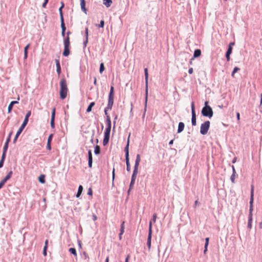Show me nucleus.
<instances>
[{
  "label": "nucleus",
  "instance_id": "1",
  "mask_svg": "<svg viewBox=\"0 0 262 262\" xmlns=\"http://www.w3.org/2000/svg\"><path fill=\"white\" fill-rule=\"evenodd\" d=\"M253 202H254V186L253 185L251 186L250 198L249 202V211L248 214V220L247 228L250 230L252 228V224L253 222Z\"/></svg>",
  "mask_w": 262,
  "mask_h": 262
},
{
  "label": "nucleus",
  "instance_id": "2",
  "mask_svg": "<svg viewBox=\"0 0 262 262\" xmlns=\"http://www.w3.org/2000/svg\"><path fill=\"white\" fill-rule=\"evenodd\" d=\"M60 91L59 96L61 100H64L67 96L68 88L67 80L64 76L62 77L59 82Z\"/></svg>",
  "mask_w": 262,
  "mask_h": 262
},
{
  "label": "nucleus",
  "instance_id": "3",
  "mask_svg": "<svg viewBox=\"0 0 262 262\" xmlns=\"http://www.w3.org/2000/svg\"><path fill=\"white\" fill-rule=\"evenodd\" d=\"M31 115V111H29L26 114L24 121H23V123L21 124V126H20V127L19 128V129H18V130L15 136V137L13 139V143L14 144H15L16 143L18 137L19 136L20 134L22 133L23 130H24V129L25 128V127H26L27 124H28V121H29V118L30 117Z\"/></svg>",
  "mask_w": 262,
  "mask_h": 262
},
{
  "label": "nucleus",
  "instance_id": "4",
  "mask_svg": "<svg viewBox=\"0 0 262 262\" xmlns=\"http://www.w3.org/2000/svg\"><path fill=\"white\" fill-rule=\"evenodd\" d=\"M201 114L203 116L211 118L213 115V111L212 107L208 105V102L205 101L204 106L201 110Z\"/></svg>",
  "mask_w": 262,
  "mask_h": 262
},
{
  "label": "nucleus",
  "instance_id": "5",
  "mask_svg": "<svg viewBox=\"0 0 262 262\" xmlns=\"http://www.w3.org/2000/svg\"><path fill=\"white\" fill-rule=\"evenodd\" d=\"M129 137H130V134L129 135L126 145L124 148V152H125V162H126V170L128 172L130 171L131 167L130 164L129 163Z\"/></svg>",
  "mask_w": 262,
  "mask_h": 262
},
{
  "label": "nucleus",
  "instance_id": "6",
  "mask_svg": "<svg viewBox=\"0 0 262 262\" xmlns=\"http://www.w3.org/2000/svg\"><path fill=\"white\" fill-rule=\"evenodd\" d=\"M210 122L209 121H205L201 125L200 134L202 135H205L207 134L210 127Z\"/></svg>",
  "mask_w": 262,
  "mask_h": 262
},
{
  "label": "nucleus",
  "instance_id": "7",
  "mask_svg": "<svg viewBox=\"0 0 262 262\" xmlns=\"http://www.w3.org/2000/svg\"><path fill=\"white\" fill-rule=\"evenodd\" d=\"M64 50L62 52V55L64 57H68L70 54V41H69V38H67L63 40Z\"/></svg>",
  "mask_w": 262,
  "mask_h": 262
},
{
  "label": "nucleus",
  "instance_id": "8",
  "mask_svg": "<svg viewBox=\"0 0 262 262\" xmlns=\"http://www.w3.org/2000/svg\"><path fill=\"white\" fill-rule=\"evenodd\" d=\"M191 124L192 126L196 125V114L195 111V106L193 102L191 104Z\"/></svg>",
  "mask_w": 262,
  "mask_h": 262
},
{
  "label": "nucleus",
  "instance_id": "9",
  "mask_svg": "<svg viewBox=\"0 0 262 262\" xmlns=\"http://www.w3.org/2000/svg\"><path fill=\"white\" fill-rule=\"evenodd\" d=\"M234 45H235L234 42H231L229 43V44L228 45V49H227V51L226 52V54H225V56H226L227 61H229L230 60V56L231 54L232 53V49H233L232 47Z\"/></svg>",
  "mask_w": 262,
  "mask_h": 262
},
{
  "label": "nucleus",
  "instance_id": "10",
  "mask_svg": "<svg viewBox=\"0 0 262 262\" xmlns=\"http://www.w3.org/2000/svg\"><path fill=\"white\" fill-rule=\"evenodd\" d=\"M13 174V171L10 170L7 174L4 177V178L0 182V189L3 187L5 184L9 180Z\"/></svg>",
  "mask_w": 262,
  "mask_h": 262
},
{
  "label": "nucleus",
  "instance_id": "11",
  "mask_svg": "<svg viewBox=\"0 0 262 262\" xmlns=\"http://www.w3.org/2000/svg\"><path fill=\"white\" fill-rule=\"evenodd\" d=\"M144 72L145 83V94H148V69L147 68H144Z\"/></svg>",
  "mask_w": 262,
  "mask_h": 262
},
{
  "label": "nucleus",
  "instance_id": "12",
  "mask_svg": "<svg viewBox=\"0 0 262 262\" xmlns=\"http://www.w3.org/2000/svg\"><path fill=\"white\" fill-rule=\"evenodd\" d=\"M19 100V96H18L17 100L12 101L8 105V113H10L12 110L14 105L18 104Z\"/></svg>",
  "mask_w": 262,
  "mask_h": 262
},
{
  "label": "nucleus",
  "instance_id": "13",
  "mask_svg": "<svg viewBox=\"0 0 262 262\" xmlns=\"http://www.w3.org/2000/svg\"><path fill=\"white\" fill-rule=\"evenodd\" d=\"M55 62L56 63V72L58 74V76H59L61 73V68L60 64V61L59 59H55Z\"/></svg>",
  "mask_w": 262,
  "mask_h": 262
},
{
  "label": "nucleus",
  "instance_id": "14",
  "mask_svg": "<svg viewBox=\"0 0 262 262\" xmlns=\"http://www.w3.org/2000/svg\"><path fill=\"white\" fill-rule=\"evenodd\" d=\"M88 167L89 168L92 167L93 164V156L91 150L89 149L88 150Z\"/></svg>",
  "mask_w": 262,
  "mask_h": 262
},
{
  "label": "nucleus",
  "instance_id": "15",
  "mask_svg": "<svg viewBox=\"0 0 262 262\" xmlns=\"http://www.w3.org/2000/svg\"><path fill=\"white\" fill-rule=\"evenodd\" d=\"M113 104H114V98L108 97L107 104L106 107H105V108H106L107 110H111L112 108Z\"/></svg>",
  "mask_w": 262,
  "mask_h": 262
},
{
  "label": "nucleus",
  "instance_id": "16",
  "mask_svg": "<svg viewBox=\"0 0 262 262\" xmlns=\"http://www.w3.org/2000/svg\"><path fill=\"white\" fill-rule=\"evenodd\" d=\"M124 221H123L121 224V226H120V233L119 234V239H121V238H122V235L124 233V229H125V226H124Z\"/></svg>",
  "mask_w": 262,
  "mask_h": 262
},
{
  "label": "nucleus",
  "instance_id": "17",
  "mask_svg": "<svg viewBox=\"0 0 262 262\" xmlns=\"http://www.w3.org/2000/svg\"><path fill=\"white\" fill-rule=\"evenodd\" d=\"M147 101H148V94H145V102H144V108L143 114L142 117V118L143 119L145 117V116L146 108H147Z\"/></svg>",
  "mask_w": 262,
  "mask_h": 262
},
{
  "label": "nucleus",
  "instance_id": "18",
  "mask_svg": "<svg viewBox=\"0 0 262 262\" xmlns=\"http://www.w3.org/2000/svg\"><path fill=\"white\" fill-rule=\"evenodd\" d=\"M184 127H185L184 123L182 122H180L178 124L177 133L180 134V133H182L184 129Z\"/></svg>",
  "mask_w": 262,
  "mask_h": 262
},
{
  "label": "nucleus",
  "instance_id": "19",
  "mask_svg": "<svg viewBox=\"0 0 262 262\" xmlns=\"http://www.w3.org/2000/svg\"><path fill=\"white\" fill-rule=\"evenodd\" d=\"M61 23V36L63 37H66V27L64 23V21H62Z\"/></svg>",
  "mask_w": 262,
  "mask_h": 262
},
{
  "label": "nucleus",
  "instance_id": "20",
  "mask_svg": "<svg viewBox=\"0 0 262 262\" xmlns=\"http://www.w3.org/2000/svg\"><path fill=\"white\" fill-rule=\"evenodd\" d=\"M231 167H232V173L230 177V180L233 183H234L236 171H235L234 166L233 165H232Z\"/></svg>",
  "mask_w": 262,
  "mask_h": 262
},
{
  "label": "nucleus",
  "instance_id": "21",
  "mask_svg": "<svg viewBox=\"0 0 262 262\" xmlns=\"http://www.w3.org/2000/svg\"><path fill=\"white\" fill-rule=\"evenodd\" d=\"M201 55V51L200 49H195L194 51L193 57L191 60L194 58L199 57Z\"/></svg>",
  "mask_w": 262,
  "mask_h": 262
},
{
  "label": "nucleus",
  "instance_id": "22",
  "mask_svg": "<svg viewBox=\"0 0 262 262\" xmlns=\"http://www.w3.org/2000/svg\"><path fill=\"white\" fill-rule=\"evenodd\" d=\"M110 135H104V138L103 140V145L106 146L108 144L110 140Z\"/></svg>",
  "mask_w": 262,
  "mask_h": 262
},
{
  "label": "nucleus",
  "instance_id": "23",
  "mask_svg": "<svg viewBox=\"0 0 262 262\" xmlns=\"http://www.w3.org/2000/svg\"><path fill=\"white\" fill-rule=\"evenodd\" d=\"M83 187L82 185H80L79 186H78V190H77V193L76 194V198H79L82 194V191H83Z\"/></svg>",
  "mask_w": 262,
  "mask_h": 262
},
{
  "label": "nucleus",
  "instance_id": "24",
  "mask_svg": "<svg viewBox=\"0 0 262 262\" xmlns=\"http://www.w3.org/2000/svg\"><path fill=\"white\" fill-rule=\"evenodd\" d=\"M85 4H86L85 1L80 2V7H81V9L82 11H83L85 14H87V9L85 7Z\"/></svg>",
  "mask_w": 262,
  "mask_h": 262
},
{
  "label": "nucleus",
  "instance_id": "25",
  "mask_svg": "<svg viewBox=\"0 0 262 262\" xmlns=\"http://www.w3.org/2000/svg\"><path fill=\"white\" fill-rule=\"evenodd\" d=\"M108 97L114 98V88L113 85H112L110 88V91L108 94Z\"/></svg>",
  "mask_w": 262,
  "mask_h": 262
},
{
  "label": "nucleus",
  "instance_id": "26",
  "mask_svg": "<svg viewBox=\"0 0 262 262\" xmlns=\"http://www.w3.org/2000/svg\"><path fill=\"white\" fill-rule=\"evenodd\" d=\"M151 236L152 234H148L147 239V246L148 247L149 249H150L151 247Z\"/></svg>",
  "mask_w": 262,
  "mask_h": 262
},
{
  "label": "nucleus",
  "instance_id": "27",
  "mask_svg": "<svg viewBox=\"0 0 262 262\" xmlns=\"http://www.w3.org/2000/svg\"><path fill=\"white\" fill-rule=\"evenodd\" d=\"M112 3V0H103V5H104L107 8L110 7L111 6Z\"/></svg>",
  "mask_w": 262,
  "mask_h": 262
},
{
  "label": "nucleus",
  "instance_id": "28",
  "mask_svg": "<svg viewBox=\"0 0 262 262\" xmlns=\"http://www.w3.org/2000/svg\"><path fill=\"white\" fill-rule=\"evenodd\" d=\"M30 47V44H28L24 48V59H26L28 57V50Z\"/></svg>",
  "mask_w": 262,
  "mask_h": 262
},
{
  "label": "nucleus",
  "instance_id": "29",
  "mask_svg": "<svg viewBox=\"0 0 262 262\" xmlns=\"http://www.w3.org/2000/svg\"><path fill=\"white\" fill-rule=\"evenodd\" d=\"M95 102H91L89 105H88L87 108H86V112L87 113H90L92 111V107L95 105Z\"/></svg>",
  "mask_w": 262,
  "mask_h": 262
},
{
  "label": "nucleus",
  "instance_id": "30",
  "mask_svg": "<svg viewBox=\"0 0 262 262\" xmlns=\"http://www.w3.org/2000/svg\"><path fill=\"white\" fill-rule=\"evenodd\" d=\"M100 152H101V149H100V146L98 145H96L94 148V154L96 155H98L100 154Z\"/></svg>",
  "mask_w": 262,
  "mask_h": 262
},
{
  "label": "nucleus",
  "instance_id": "31",
  "mask_svg": "<svg viewBox=\"0 0 262 262\" xmlns=\"http://www.w3.org/2000/svg\"><path fill=\"white\" fill-rule=\"evenodd\" d=\"M140 161H141L140 155L139 154H137L136 156V158L135 160V163L134 165H136L139 167Z\"/></svg>",
  "mask_w": 262,
  "mask_h": 262
},
{
  "label": "nucleus",
  "instance_id": "32",
  "mask_svg": "<svg viewBox=\"0 0 262 262\" xmlns=\"http://www.w3.org/2000/svg\"><path fill=\"white\" fill-rule=\"evenodd\" d=\"M62 9L63 8L62 7H60L59 8V13L60 22L64 21V18H63V12H62Z\"/></svg>",
  "mask_w": 262,
  "mask_h": 262
},
{
  "label": "nucleus",
  "instance_id": "33",
  "mask_svg": "<svg viewBox=\"0 0 262 262\" xmlns=\"http://www.w3.org/2000/svg\"><path fill=\"white\" fill-rule=\"evenodd\" d=\"M38 181L41 184H44L46 182L45 176L44 174H41L38 177Z\"/></svg>",
  "mask_w": 262,
  "mask_h": 262
},
{
  "label": "nucleus",
  "instance_id": "34",
  "mask_svg": "<svg viewBox=\"0 0 262 262\" xmlns=\"http://www.w3.org/2000/svg\"><path fill=\"white\" fill-rule=\"evenodd\" d=\"M111 131V127L106 126V128L104 130V135H110Z\"/></svg>",
  "mask_w": 262,
  "mask_h": 262
},
{
  "label": "nucleus",
  "instance_id": "35",
  "mask_svg": "<svg viewBox=\"0 0 262 262\" xmlns=\"http://www.w3.org/2000/svg\"><path fill=\"white\" fill-rule=\"evenodd\" d=\"M69 252L71 254L74 255L75 256H77V252L75 248H70L69 250Z\"/></svg>",
  "mask_w": 262,
  "mask_h": 262
},
{
  "label": "nucleus",
  "instance_id": "36",
  "mask_svg": "<svg viewBox=\"0 0 262 262\" xmlns=\"http://www.w3.org/2000/svg\"><path fill=\"white\" fill-rule=\"evenodd\" d=\"M239 70H240V68H239L238 67H234L232 72L231 76L232 77H234L235 73H236L237 72L239 71Z\"/></svg>",
  "mask_w": 262,
  "mask_h": 262
},
{
  "label": "nucleus",
  "instance_id": "37",
  "mask_svg": "<svg viewBox=\"0 0 262 262\" xmlns=\"http://www.w3.org/2000/svg\"><path fill=\"white\" fill-rule=\"evenodd\" d=\"M105 70V67L104 64L103 62H101L100 64V67H99V72L100 74H102V72Z\"/></svg>",
  "mask_w": 262,
  "mask_h": 262
},
{
  "label": "nucleus",
  "instance_id": "38",
  "mask_svg": "<svg viewBox=\"0 0 262 262\" xmlns=\"http://www.w3.org/2000/svg\"><path fill=\"white\" fill-rule=\"evenodd\" d=\"M106 126H112V123L111 118H106L105 120Z\"/></svg>",
  "mask_w": 262,
  "mask_h": 262
},
{
  "label": "nucleus",
  "instance_id": "39",
  "mask_svg": "<svg viewBox=\"0 0 262 262\" xmlns=\"http://www.w3.org/2000/svg\"><path fill=\"white\" fill-rule=\"evenodd\" d=\"M50 125L52 128H55V118H51Z\"/></svg>",
  "mask_w": 262,
  "mask_h": 262
},
{
  "label": "nucleus",
  "instance_id": "40",
  "mask_svg": "<svg viewBox=\"0 0 262 262\" xmlns=\"http://www.w3.org/2000/svg\"><path fill=\"white\" fill-rule=\"evenodd\" d=\"M148 234H152V221H150L149 223Z\"/></svg>",
  "mask_w": 262,
  "mask_h": 262
},
{
  "label": "nucleus",
  "instance_id": "41",
  "mask_svg": "<svg viewBox=\"0 0 262 262\" xmlns=\"http://www.w3.org/2000/svg\"><path fill=\"white\" fill-rule=\"evenodd\" d=\"M9 143L7 142H5V144H4V147H3V151H4V152H7V151L8 148Z\"/></svg>",
  "mask_w": 262,
  "mask_h": 262
},
{
  "label": "nucleus",
  "instance_id": "42",
  "mask_svg": "<svg viewBox=\"0 0 262 262\" xmlns=\"http://www.w3.org/2000/svg\"><path fill=\"white\" fill-rule=\"evenodd\" d=\"M138 166L134 165V170L132 174L137 175L138 172Z\"/></svg>",
  "mask_w": 262,
  "mask_h": 262
},
{
  "label": "nucleus",
  "instance_id": "43",
  "mask_svg": "<svg viewBox=\"0 0 262 262\" xmlns=\"http://www.w3.org/2000/svg\"><path fill=\"white\" fill-rule=\"evenodd\" d=\"M115 168H113V170H112V185L113 186H114V181L115 177Z\"/></svg>",
  "mask_w": 262,
  "mask_h": 262
},
{
  "label": "nucleus",
  "instance_id": "44",
  "mask_svg": "<svg viewBox=\"0 0 262 262\" xmlns=\"http://www.w3.org/2000/svg\"><path fill=\"white\" fill-rule=\"evenodd\" d=\"M53 134H51L48 138L47 143H51L52 139H53Z\"/></svg>",
  "mask_w": 262,
  "mask_h": 262
},
{
  "label": "nucleus",
  "instance_id": "45",
  "mask_svg": "<svg viewBox=\"0 0 262 262\" xmlns=\"http://www.w3.org/2000/svg\"><path fill=\"white\" fill-rule=\"evenodd\" d=\"M85 38L87 39L89 38V28H88V27H86L85 28Z\"/></svg>",
  "mask_w": 262,
  "mask_h": 262
},
{
  "label": "nucleus",
  "instance_id": "46",
  "mask_svg": "<svg viewBox=\"0 0 262 262\" xmlns=\"http://www.w3.org/2000/svg\"><path fill=\"white\" fill-rule=\"evenodd\" d=\"M108 111H109V110H107L106 108H104V113L106 116V118H111L110 115H108V114L107 113Z\"/></svg>",
  "mask_w": 262,
  "mask_h": 262
},
{
  "label": "nucleus",
  "instance_id": "47",
  "mask_svg": "<svg viewBox=\"0 0 262 262\" xmlns=\"http://www.w3.org/2000/svg\"><path fill=\"white\" fill-rule=\"evenodd\" d=\"M12 134H13V132H11L9 133V135H8V137H7V139H6V142H8V143H9V142H10V140H11V136H12Z\"/></svg>",
  "mask_w": 262,
  "mask_h": 262
},
{
  "label": "nucleus",
  "instance_id": "48",
  "mask_svg": "<svg viewBox=\"0 0 262 262\" xmlns=\"http://www.w3.org/2000/svg\"><path fill=\"white\" fill-rule=\"evenodd\" d=\"M88 195L91 196H92L93 195V190L91 188H89L88 190Z\"/></svg>",
  "mask_w": 262,
  "mask_h": 262
},
{
  "label": "nucleus",
  "instance_id": "49",
  "mask_svg": "<svg viewBox=\"0 0 262 262\" xmlns=\"http://www.w3.org/2000/svg\"><path fill=\"white\" fill-rule=\"evenodd\" d=\"M104 25V21L103 20H101L100 21V24L98 25V27L99 28H103Z\"/></svg>",
  "mask_w": 262,
  "mask_h": 262
},
{
  "label": "nucleus",
  "instance_id": "50",
  "mask_svg": "<svg viewBox=\"0 0 262 262\" xmlns=\"http://www.w3.org/2000/svg\"><path fill=\"white\" fill-rule=\"evenodd\" d=\"M88 42V39H87L85 38V40H84V41L83 42V49H84L86 47Z\"/></svg>",
  "mask_w": 262,
  "mask_h": 262
},
{
  "label": "nucleus",
  "instance_id": "51",
  "mask_svg": "<svg viewBox=\"0 0 262 262\" xmlns=\"http://www.w3.org/2000/svg\"><path fill=\"white\" fill-rule=\"evenodd\" d=\"M88 42V39H87L85 38V40H84V41L83 42V49H84L86 47Z\"/></svg>",
  "mask_w": 262,
  "mask_h": 262
},
{
  "label": "nucleus",
  "instance_id": "52",
  "mask_svg": "<svg viewBox=\"0 0 262 262\" xmlns=\"http://www.w3.org/2000/svg\"><path fill=\"white\" fill-rule=\"evenodd\" d=\"M55 108L52 109L51 118H55Z\"/></svg>",
  "mask_w": 262,
  "mask_h": 262
},
{
  "label": "nucleus",
  "instance_id": "53",
  "mask_svg": "<svg viewBox=\"0 0 262 262\" xmlns=\"http://www.w3.org/2000/svg\"><path fill=\"white\" fill-rule=\"evenodd\" d=\"M135 181H130V184H129V188H130V189H132L133 187H134V185L135 184Z\"/></svg>",
  "mask_w": 262,
  "mask_h": 262
},
{
  "label": "nucleus",
  "instance_id": "54",
  "mask_svg": "<svg viewBox=\"0 0 262 262\" xmlns=\"http://www.w3.org/2000/svg\"><path fill=\"white\" fill-rule=\"evenodd\" d=\"M130 106H131V108H130V112H129V115H130V117H133V105L132 102L130 103Z\"/></svg>",
  "mask_w": 262,
  "mask_h": 262
},
{
  "label": "nucleus",
  "instance_id": "55",
  "mask_svg": "<svg viewBox=\"0 0 262 262\" xmlns=\"http://www.w3.org/2000/svg\"><path fill=\"white\" fill-rule=\"evenodd\" d=\"M156 219H157V214L154 213L152 215V219L151 221H152V222L155 223L156 221Z\"/></svg>",
  "mask_w": 262,
  "mask_h": 262
},
{
  "label": "nucleus",
  "instance_id": "56",
  "mask_svg": "<svg viewBox=\"0 0 262 262\" xmlns=\"http://www.w3.org/2000/svg\"><path fill=\"white\" fill-rule=\"evenodd\" d=\"M6 152L3 151V154H2L1 159L5 161V160L6 159Z\"/></svg>",
  "mask_w": 262,
  "mask_h": 262
},
{
  "label": "nucleus",
  "instance_id": "57",
  "mask_svg": "<svg viewBox=\"0 0 262 262\" xmlns=\"http://www.w3.org/2000/svg\"><path fill=\"white\" fill-rule=\"evenodd\" d=\"M205 240V246H206V247H208V245H209V237H206Z\"/></svg>",
  "mask_w": 262,
  "mask_h": 262
},
{
  "label": "nucleus",
  "instance_id": "58",
  "mask_svg": "<svg viewBox=\"0 0 262 262\" xmlns=\"http://www.w3.org/2000/svg\"><path fill=\"white\" fill-rule=\"evenodd\" d=\"M71 34V32L69 31L67 32V36L66 37H64V40H65L67 38H69V41H70V37H69V35Z\"/></svg>",
  "mask_w": 262,
  "mask_h": 262
},
{
  "label": "nucleus",
  "instance_id": "59",
  "mask_svg": "<svg viewBox=\"0 0 262 262\" xmlns=\"http://www.w3.org/2000/svg\"><path fill=\"white\" fill-rule=\"evenodd\" d=\"M48 2H49V0H45L44 2L43 3V4L42 5V7L43 8H45L46 7L47 4L48 3Z\"/></svg>",
  "mask_w": 262,
  "mask_h": 262
},
{
  "label": "nucleus",
  "instance_id": "60",
  "mask_svg": "<svg viewBox=\"0 0 262 262\" xmlns=\"http://www.w3.org/2000/svg\"><path fill=\"white\" fill-rule=\"evenodd\" d=\"M117 119V116L116 115L115 118H114V121H113V124H114L113 130H114L115 128V124H116V120Z\"/></svg>",
  "mask_w": 262,
  "mask_h": 262
},
{
  "label": "nucleus",
  "instance_id": "61",
  "mask_svg": "<svg viewBox=\"0 0 262 262\" xmlns=\"http://www.w3.org/2000/svg\"><path fill=\"white\" fill-rule=\"evenodd\" d=\"M47 148L49 150H51V143H47Z\"/></svg>",
  "mask_w": 262,
  "mask_h": 262
},
{
  "label": "nucleus",
  "instance_id": "62",
  "mask_svg": "<svg viewBox=\"0 0 262 262\" xmlns=\"http://www.w3.org/2000/svg\"><path fill=\"white\" fill-rule=\"evenodd\" d=\"M137 175L132 174V177H131V180L135 181H136V179L137 178Z\"/></svg>",
  "mask_w": 262,
  "mask_h": 262
},
{
  "label": "nucleus",
  "instance_id": "63",
  "mask_svg": "<svg viewBox=\"0 0 262 262\" xmlns=\"http://www.w3.org/2000/svg\"><path fill=\"white\" fill-rule=\"evenodd\" d=\"M236 118H237V121L239 122V120H240V114H239V113L236 112Z\"/></svg>",
  "mask_w": 262,
  "mask_h": 262
},
{
  "label": "nucleus",
  "instance_id": "64",
  "mask_svg": "<svg viewBox=\"0 0 262 262\" xmlns=\"http://www.w3.org/2000/svg\"><path fill=\"white\" fill-rule=\"evenodd\" d=\"M129 258H130V255L128 254L125 258V262H128Z\"/></svg>",
  "mask_w": 262,
  "mask_h": 262
}]
</instances>
